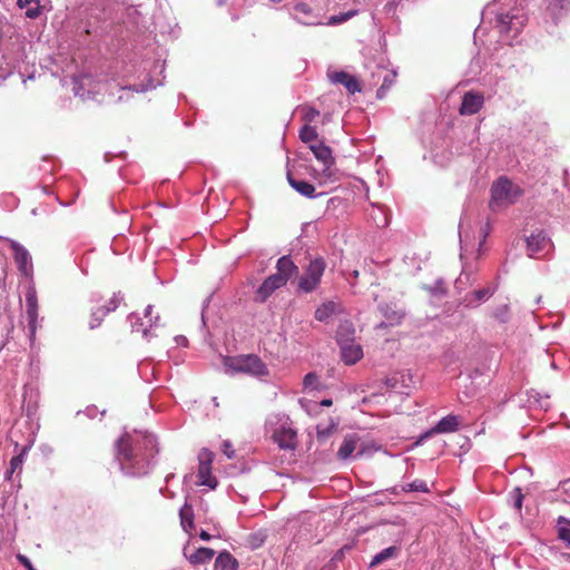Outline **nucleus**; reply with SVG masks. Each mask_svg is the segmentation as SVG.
<instances>
[{
  "mask_svg": "<svg viewBox=\"0 0 570 570\" xmlns=\"http://www.w3.org/2000/svg\"><path fill=\"white\" fill-rule=\"evenodd\" d=\"M521 195L522 190L518 185L505 177H501L492 185L490 206L492 209L507 207L515 203Z\"/></svg>",
  "mask_w": 570,
  "mask_h": 570,
  "instance_id": "nucleus-4",
  "label": "nucleus"
},
{
  "mask_svg": "<svg viewBox=\"0 0 570 570\" xmlns=\"http://www.w3.org/2000/svg\"><path fill=\"white\" fill-rule=\"evenodd\" d=\"M400 492H423L428 493L430 492V489L425 481L423 480H414L411 483H404L400 484L393 488V493H400Z\"/></svg>",
  "mask_w": 570,
  "mask_h": 570,
  "instance_id": "nucleus-28",
  "label": "nucleus"
},
{
  "mask_svg": "<svg viewBox=\"0 0 570 570\" xmlns=\"http://www.w3.org/2000/svg\"><path fill=\"white\" fill-rule=\"evenodd\" d=\"M157 450V441L146 432L125 433L117 442L116 458L121 470L132 476L148 473Z\"/></svg>",
  "mask_w": 570,
  "mask_h": 570,
  "instance_id": "nucleus-1",
  "label": "nucleus"
},
{
  "mask_svg": "<svg viewBox=\"0 0 570 570\" xmlns=\"http://www.w3.org/2000/svg\"><path fill=\"white\" fill-rule=\"evenodd\" d=\"M309 149L314 154L315 158L324 166V171H327L333 166L334 158L332 155V149L323 141L311 144Z\"/></svg>",
  "mask_w": 570,
  "mask_h": 570,
  "instance_id": "nucleus-18",
  "label": "nucleus"
},
{
  "mask_svg": "<svg viewBox=\"0 0 570 570\" xmlns=\"http://www.w3.org/2000/svg\"><path fill=\"white\" fill-rule=\"evenodd\" d=\"M104 316H106V313L102 312V309H97L96 312H92L91 314V318H90V322H89V326L91 330L98 327L104 318Z\"/></svg>",
  "mask_w": 570,
  "mask_h": 570,
  "instance_id": "nucleus-43",
  "label": "nucleus"
},
{
  "mask_svg": "<svg viewBox=\"0 0 570 570\" xmlns=\"http://www.w3.org/2000/svg\"><path fill=\"white\" fill-rule=\"evenodd\" d=\"M548 11L554 21L570 13V0H552L548 6Z\"/></svg>",
  "mask_w": 570,
  "mask_h": 570,
  "instance_id": "nucleus-24",
  "label": "nucleus"
},
{
  "mask_svg": "<svg viewBox=\"0 0 570 570\" xmlns=\"http://www.w3.org/2000/svg\"><path fill=\"white\" fill-rule=\"evenodd\" d=\"M226 373H244L256 377L268 375L265 363L254 354L227 356L223 361Z\"/></svg>",
  "mask_w": 570,
  "mask_h": 570,
  "instance_id": "nucleus-3",
  "label": "nucleus"
},
{
  "mask_svg": "<svg viewBox=\"0 0 570 570\" xmlns=\"http://www.w3.org/2000/svg\"><path fill=\"white\" fill-rule=\"evenodd\" d=\"M17 6L26 9V17L37 19L41 14L40 0H18Z\"/></svg>",
  "mask_w": 570,
  "mask_h": 570,
  "instance_id": "nucleus-30",
  "label": "nucleus"
},
{
  "mask_svg": "<svg viewBox=\"0 0 570 570\" xmlns=\"http://www.w3.org/2000/svg\"><path fill=\"white\" fill-rule=\"evenodd\" d=\"M10 248L13 252V258L18 269L24 275L29 276L32 273L33 265L32 258L28 249L16 240H9Z\"/></svg>",
  "mask_w": 570,
  "mask_h": 570,
  "instance_id": "nucleus-9",
  "label": "nucleus"
},
{
  "mask_svg": "<svg viewBox=\"0 0 570 570\" xmlns=\"http://www.w3.org/2000/svg\"><path fill=\"white\" fill-rule=\"evenodd\" d=\"M116 308H117V304L115 302H110L107 307L101 308V309L107 315L109 312L115 311Z\"/></svg>",
  "mask_w": 570,
  "mask_h": 570,
  "instance_id": "nucleus-48",
  "label": "nucleus"
},
{
  "mask_svg": "<svg viewBox=\"0 0 570 570\" xmlns=\"http://www.w3.org/2000/svg\"><path fill=\"white\" fill-rule=\"evenodd\" d=\"M293 18L304 26H317L322 23V18L318 12L313 10L308 4L306 3H297L293 8Z\"/></svg>",
  "mask_w": 570,
  "mask_h": 570,
  "instance_id": "nucleus-11",
  "label": "nucleus"
},
{
  "mask_svg": "<svg viewBox=\"0 0 570 570\" xmlns=\"http://www.w3.org/2000/svg\"><path fill=\"white\" fill-rule=\"evenodd\" d=\"M153 312V305H148L145 309V318L148 320V324H146L137 314L132 313L129 315V322L131 324V330L134 332L141 331L145 338H149L150 332L153 327H157L159 323V316L157 315L155 320H151L150 315Z\"/></svg>",
  "mask_w": 570,
  "mask_h": 570,
  "instance_id": "nucleus-10",
  "label": "nucleus"
},
{
  "mask_svg": "<svg viewBox=\"0 0 570 570\" xmlns=\"http://www.w3.org/2000/svg\"><path fill=\"white\" fill-rule=\"evenodd\" d=\"M464 278H466V281H469V275L465 274V272L463 271L462 274L460 275V277L456 279V286L462 284L464 282Z\"/></svg>",
  "mask_w": 570,
  "mask_h": 570,
  "instance_id": "nucleus-50",
  "label": "nucleus"
},
{
  "mask_svg": "<svg viewBox=\"0 0 570 570\" xmlns=\"http://www.w3.org/2000/svg\"><path fill=\"white\" fill-rule=\"evenodd\" d=\"M287 180L291 187L302 196H305L307 198L317 197V195L315 194L314 185L309 184L308 181L295 179L289 173L287 174Z\"/></svg>",
  "mask_w": 570,
  "mask_h": 570,
  "instance_id": "nucleus-23",
  "label": "nucleus"
},
{
  "mask_svg": "<svg viewBox=\"0 0 570 570\" xmlns=\"http://www.w3.org/2000/svg\"><path fill=\"white\" fill-rule=\"evenodd\" d=\"M355 448H356L355 439L345 438L337 451V456L341 460H346L352 456L353 452L355 451Z\"/></svg>",
  "mask_w": 570,
  "mask_h": 570,
  "instance_id": "nucleus-34",
  "label": "nucleus"
},
{
  "mask_svg": "<svg viewBox=\"0 0 570 570\" xmlns=\"http://www.w3.org/2000/svg\"><path fill=\"white\" fill-rule=\"evenodd\" d=\"M159 85H160V82L155 83L154 81L150 80L147 85H134V86L119 87L118 91H121L126 95H128L129 92H145L149 89H155Z\"/></svg>",
  "mask_w": 570,
  "mask_h": 570,
  "instance_id": "nucleus-37",
  "label": "nucleus"
},
{
  "mask_svg": "<svg viewBox=\"0 0 570 570\" xmlns=\"http://www.w3.org/2000/svg\"><path fill=\"white\" fill-rule=\"evenodd\" d=\"M551 247L552 243L543 232L532 234L527 238V249L530 256L544 255Z\"/></svg>",
  "mask_w": 570,
  "mask_h": 570,
  "instance_id": "nucleus-12",
  "label": "nucleus"
},
{
  "mask_svg": "<svg viewBox=\"0 0 570 570\" xmlns=\"http://www.w3.org/2000/svg\"><path fill=\"white\" fill-rule=\"evenodd\" d=\"M265 429L281 449L293 450L296 446V431L291 419L284 413H272L265 422Z\"/></svg>",
  "mask_w": 570,
  "mask_h": 570,
  "instance_id": "nucleus-2",
  "label": "nucleus"
},
{
  "mask_svg": "<svg viewBox=\"0 0 570 570\" xmlns=\"http://www.w3.org/2000/svg\"><path fill=\"white\" fill-rule=\"evenodd\" d=\"M285 285L284 278L275 274L268 276L256 291L255 299L264 303L276 289Z\"/></svg>",
  "mask_w": 570,
  "mask_h": 570,
  "instance_id": "nucleus-14",
  "label": "nucleus"
},
{
  "mask_svg": "<svg viewBox=\"0 0 570 570\" xmlns=\"http://www.w3.org/2000/svg\"><path fill=\"white\" fill-rule=\"evenodd\" d=\"M176 342L180 345H187V338L183 335H178L175 337Z\"/></svg>",
  "mask_w": 570,
  "mask_h": 570,
  "instance_id": "nucleus-51",
  "label": "nucleus"
},
{
  "mask_svg": "<svg viewBox=\"0 0 570 570\" xmlns=\"http://www.w3.org/2000/svg\"><path fill=\"white\" fill-rule=\"evenodd\" d=\"M559 538L570 544V521L564 518H559L558 521Z\"/></svg>",
  "mask_w": 570,
  "mask_h": 570,
  "instance_id": "nucleus-38",
  "label": "nucleus"
},
{
  "mask_svg": "<svg viewBox=\"0 0 570 570\" xmlns=\"http://www.w3.org/2000/svg\"><path fill=\"white\" fill-rule=\"evenodd\" d=\"M299 138L303 142L309 145L317 144L320 141L316 128L307 124L299 130Z\"/></svg>",
  "mask_w": 570,
  "mask_h": 570,
  "instance_id": "nucleus-35",
  "label": "nucleus"
},
{
  "mask_svg": "<svg viewBox=\"0 0 570 570\" xmlns=\"http://www.w3.org/2000/svg\"><path fill=\"white\" fill-rule=\"evenodd\" d=\"M341 347L342 360L347 365H353L363 357L362 346L355 341L338 344Z\"/></svg>",
  "mask_w": 570,
  "mask_h": 570,
  "instance_id": "nucleus-17",
  "label": "nucleus"
},
{
  "mask_svg": "<svg viewBox=\"0 0 570 570\" xmlns=\"http://www.w3.org/2000/svg\"><path fill=\"white\" fill-rule=\"evenodd\" d=\"M321 404H322L323 406H330V405H332V400H328V399L323 400V401L321 402Z\"/></svg>",
  "mask_w": 570,
  "mask_h": 570,
  "instance_id": "nucleus-53",
  "label": "nucleus"
},
{
  "mask_svg": "<svg viewBox=\"0 0 570 570\" xmlns=\"http://www.w3.org/2000/svg\"><path fill=\"white\" fill-rule=\"evenodd\" d=\"M199 538L204 541H209L212 535L207 531L202 530L199 533Z\"/></svg>",
  "mask_w": 570,
  "mask_h": 570,
  "instance_id": "nucleus-49",
  "label": "nucleus"
},
{
  "mask_svg": "<svg viewBox=\"0 0 570 570\" xmlns=\"http://www.w3.org/2000/svg\"><path fill=\"white\" fill-rule=\"evenodd\" d=\"M371 206H372V212L370 213V216H371L372 220L374 222V224L377 227L387 226L389 216H387L386 210L383 207L376 206L374 204H372Z\"/></svg>",
  "mask_w": 570,
  "mask_h": 570,
  "instance_id": "nucleus-33",
  "label": "nucleus"
},
{
  "mask_svg": "<svg viewBox=\"0 0 570 570\" xmlns=\"http://www.w3.org/2000/svg\"><path fill=\"white\" fill-rule=\"evenodd\" d=\"M337 344L355 341V327L351 321H342L336 332Z\"/></svg>",
  "mask_w": 570,
  "mask_h": 570,
  "instance_id": "nucleus-25",
  "label": "nucleus"
},
{
  "mask_svg": "<svg viewBox=\"0 0 570 570\" xmlns=\"http://www.w3.org/2000/svg\"><path fill=\"white\" fill-rule=\"evenodd\" d=\"M461 424L460 416L458 415H446L443 419H441L438 424L432 428L430 431H428L423 438H428L435 433H451L459 430V426Z\"/></svg>",
  "mask_w": 570,
  "mask_h": 570,
  "instance_id": "nucleus-16",
  "label": "nucleus"
},
{
  "mask_svg": "<svg viewBox=\"0 0 570 570\" xmlns=\"http://www.w3.org/2000/svg\"><path fill=\"white\" fill-rule=\"evenodd\" d=\"M355 14H356V11L351 10V11H347L345 13H340V14L332 16L328 19L327 24L334 26V24H338V23L345 22L348 19H351L352 17H354Z\"/></svg>",
  "mask_w": 570,
  "mask_h": 570,
  "instance_id": "nucleus-39",
  "label": "nucleus"
},
{
  "mask_svg": "<svg viewBox=\"0 0 570 570\" xmlns=\"http://www.w3.org/2000/svg\"><path fill=\"white\" fill-rule=\"evenodd\" d=\"M26 314L28 320L29 338L33 341L38 327V298L35 288H29L26 293Z\"/></svg>",
  "mask_w": 570,
  "mask_h": 570,
  "instance_id": "nucleus-8",
  "label": "nucleus"
},
{
  "mask_svg": "<svg viewBox=\"0 0 570 570\" xmlns=\"http://www.w3.org/2000/svg\"><path fill=\"white\" fill-rule=\"evenodd\" d=\"M492 294H493V291L490 288L478 289V291L472 292L471 294H468L464 297L463 303L468 307H475L481 302L489 299L492 296Z\"/></svg>",
  "mask_w": 570,
  "mask_h": 570,
  "instance_id": "nucleus-26",
  "label": "nucleus"
},
{
  "mask_svg": "<svg viewBox=\"0 0 570 570\" xmlns=\"http://www.w3.org/2000/svg\"><path fill=\"white\" fill-rule=\"evenodd\" d=\"M303 384L306 389L315 390L318 386V377L314 373H307L304 376Z\"/></svg>",
  "mask_w": 570,
  "mask_h": 570,
  "instance_id": "nucleus-42",
  "label": "nucleus"
},
{
  "mask_svg": "<svg viewBox=\"0 0 570 570\" xmlns=\"http://www.w3.org/2000/svg\"><path fill=\"white\" fill-rule=\"evenodd\" d=\"M483 102L484 98L481 94L469 91L463 96L460 114L474 115L482 108Z\"/></svg>",
  "mask_w": 570,
  "mask_h": 570,
  "instance_id": "nucleus-15",
  "label": "nucleus"
},
{
  "mask_svg": "<svg viewBox=\"0 0 570 570\" xmlns=\"http://www.w3.org/2000/svg\"><path fill=\"white\" fill-rule=\"evenodd\" d=\"M399 552H400V549L395 546L385 548L372 558V560L370 562V567L374 568L390 559L396 558Z\"/></svg>",
  "mask_w": 570,
  "mask_h": 570,
  "instance_id": "nucleus-29",
  "label": "nucleus"
},
{
  "mask_svg": "<svg viewBox=\"0 0 570 570\" xmlns=\"http://www.w3.org/2000/svg\"><path fill=\"white\" fill-rule=\"evenodd\" d=\"M180 524L185 531H189L194 527V511L187 502L179 510Z\"/></svg>",
  "mask_w": 570,
  "mask_h": 570,
  "instance_id": "nucleus-31",
  "label": "nucleus"
},
{
  "mask_svg": "<svg viewBox=\"0 0 570 570\" xmlns=\"http://www.w3.org/2000/svg\"><path fill=\"white\" fill-rule=\"evenodd\" d=\"M199 466H198V484L208 487L209 489H216L218 482L212 474L213 453L206 449L199 453Z\"/></svg>",
  "mask_w": 570,
  "mask_h": 570,
  "instance_id": "nucleus-7",
  "label": "nucleus"
},
{
  "mask_svg": "<svg viewBox=\"0 0 570 570\" xmlns=\"http://www.w3.org/2000/svg\"><path fill=\"white\" fill-rule=\"evenodd\" d=\"M328 77L333 83H340L344 86L350 94L361 91L357 79L345 71H336L331 73Z\"/></svg>",
  "mask_w": 570,
  "mask_h": 570,
  "instance_id": "nucleus-19",
  "label": "nucleus"
},
{
  "mask_svg": "<svg viewBox=\"0 0 570 570\" xmlns=\"http://www.w3.org/2000/svg\"><path fill=\"white\" fill-rule=\"evenodd\" d=\"M325 268L326 263L322 257L312 259L298 279L297 291L305 294L314 292L321 284Z\"/></svg>",
  "mask_w": 570,
  "mask_h": 570,
  "instance_id": "nucleus-5",
  "label": "nucleus"
},
{
  "mask_svg": "<svg viewBox=\"0 0 570 570\" xmlns=\"http://www.w3.org/2000/svg\"><path fill=\"white\" fill-rule=\"evenodd\" d=\"M226 0H218L219 4H224Z\"/></svg>",
  "mask_w": 570,
  "mask_h": 570,
  "instance_id": "nucleus-58",
  "label": "nucleus"
},
{
  "mask_svg": "<svg viewBox=\"0 0 570 570\" xmlns=\"http://www.w3.org/2000/svg\"><path fill=\"white\" fill-rule=\"evenodd\" d=\"M387 384L392 389H399L400 393L410 394L414 382L412 375L409 372H402L389 379Z\"/></svg>",
  "mask_w": 570,
  "mask_h": 570,
  "instance_id": "nucleus-20",
  "label": "nucleus"
},
{
  "mask_svg": "<svg viewBox=\"0 0 570 570\" xmlns=\"http://www.w3.org/2000/svg\"><path fill=\"white\" fill-rule=\"evenodd\" d=\"M404 316V313L402 312H393L392 316H387V318L391 321V322H396L399 323Z\"/></svg>",
  "mask_w": 570,
  "mask_h": 570,
  "instance_id": "nucleus-47",
  "label": "nucleus"
},
{
  "mask_svg": "<svg viewBox=\"0 0 570 570\" xmlns=\"http://www.w3.org/2000/svg\"><path fill=\"white\" fill-rule=\"evenodd\" d=\"M511 500H512L513 508L520 511L522 508V502H523V494H522L520 488H515L511 492Z\"/></svg>",
  "mask_w": 570,
  "mask_h": 570,
  "instance_id": "nucleus-41",
  "label": "nucleus"
},
{
  "mask_svg": "<svg viewBox=\"0 0 570 570\" xmlns=\"http://www.w3.org/2000/svg\"><path fill=\"white\" fill-rule=\"evenodd\" d=\"M318 115L320 111L314 107L305 106L302 108V117L307 125L308 122H312L316 117H318Z\"/></svg>",
  "mask_w": 570,
  "mask_h": 570,
  "instance_id": "nucleus-40",
  "label": "nucleus"
},
{
  "mask_svg": "<svg viewBox=\"0 0 570 570\" xmlns=\"http://www.w3.org/2000/svg\"><path fill=\"white\" fill-rule=\"evenodd\" d=\"M222 450H223V453L228 458V459H233L235 456V451L233 449V444L230 443V441H224L223 444H222Z\"/></svg>",
  "mask_w": 570,
  "mask_h": 570,
  "instance_id": "nucleus-44",
  "label": "nucleus"
},
{
  "mask_svg": "<svg viewBox=\"0 0 570 570\" xmlns=\"http://www.w3.org/2000/svg\"><path fill=\"white\" fill-rule=\"evenodd\" d=\"M504 316H505V314H504V312H503V311H502V312H500V314H497V317H500L502 322H504V321H505Z\"/></svg>",
  "mask_w": 570,
  "mask_h": 570,
  "instance_id": "nucleus-55",
  "label": "nucleus"
},
{
  "mask_svg": "<svg viewBox=\"0 0 570 570\" xmlns=\"http://www.w3.org/2000/svg\"><path fill=\"white\" fill-rule=\"evenodd\" d=\"M31 446H32V443H29L21 448L19 453L10 460V469H12L14 471L21 470L24 459H26L29 450L31 449Z\"/></svg>",
  "mask_w": 570,
  "mask_h": 570,
  "instance_id": "nucleus-36",
  "label": "nucleus"
},
{
  "mask_svg": "<svg viewBox=\"0 0 570 570\" xmlns=\"http://www.w3.org/2000/svg\"><path fill=\"white\" fill-rule=\"evenodd\" d=\"M523 16L500 13L497 17V27L501 33L514 32L517 35L523 27Z\"/></svg>",
  "mask_w": 570,
  "mask_h": 570,
  "instance_id": "nucleus-13",
  "label": "nucleus"
},
{
  "mask_svg": "<svg viewBox=\"0 0 570 570\" xmlns=\"http://www.w3.org/2000/svg\"><path fill=\"white\" fill-rule=\"evenodd\" d=\"M238 561L228 552H220L215 560V570H237Z\"/></svg>",
  "mask_w": 570,
  "mask_h": 570,
  "instance_id": "nucleus-27",
  "label": "nucleus"
},
{
  "mask_svg": "<svg viewBox=\"0 0 570 570\" xmlns=\"http://www.w3.org/2000/svg\"><path fill=\"white\" fill-rule=\"evenodd\" d=\"M504 316H505V314H504V312H503V311H502V312H500V314H497V317H500L502 322H504V321H505Z\"/></svg>",
  "mask_w": 570,
  "mask_h": 570,
  "instance_id": "nucleus-54",
  "label": "nucleus"
},
{
  "mask_svg": "<svg viewBox=\"0 0 570 570\" xmlns=\"http://www.w3.org/2000/svg\"><path fill=\"white\" fill-rule=\"evenodd\" d=\"M276 269L277 272L275 275L283 277L285 284L294 274H297L298 272V267L294 264L289 256H282L277 261Z\"/></svg>",
  "mask_w": 570,
  "mask_h": 570,
  "instance_id": "nucleus-21",
  "label": "nucleus"
},
{
  "mask_svg": "<svg viewBox=\"0 0 570 570\" xmlns=\"http://www.w3.org/2000/svg\"><path fill=\"white\" fill-rule=\"evenodd\" d=\"M14 472H16L14 470L9 468V470L6 472V475H4L6 480H10Z\"/></svg>",
  "mask_w": 570,
  "mask_h": 570,
  "instance_id": "nucleus-52",
  "label": "nucleus"
},
{
  "mask_svg": "<svg viewBox=\"0 0 570 570\" xmlns=\"http://www.w3.org/2000/svg\"><path fill=\"white\" fill-rule=\"evenodd\" d=\"M502 308H503L504 314H507L508 313L507 306L504 305Z\"/></svg>",
  "mask_w": 570,
  "mask_h": 570,
  "instance_id": "nucleus-57",
  "label": "nucleus"
},
{
  "mask_svg": "<svg viewBox=\"0 0 570 570\" xmlns=\"http://www.w3.org/2000/svg\"><path fill=\"white\" fill-rule=\"evenodd\" d=\"M341 305L328 301L318 306L315 311V318L320 322L326 323L333 315L341 313Z\"/></svg>",
  "mask_w": 570,
  "mask_h": 570,
  "instance_id": "nucleus-22",
  "label": "nucleus"
},
{
  "mask_svg": "<svg viewBox=\"0 0 570 570\" xmlns=\"http://www.w3.org/2000/svg\"><path fill=\"white\" fill-rule=\"evenodd\" d=\"M124 99H125V97H124V95L121 94V95H119V97H118V99H117V100H118V101H122Z\"/></svg>",
  "mask_w": 570,
  "mask_h": 570,
  "instance_id": "nucleus-56",
  "label": "nucleus"
},
{
  "mask_svg": "<svg viewBox=\"0 0 570 570\" xmlns=\"http://www.w3.org/2000/svg\"><path fill=\"white\" fill-rule=\"evenodd\" d=\"M16 558L27 570H36L29 558L26 557L24 554L18 553Z\"/></svg>",
  "mask_w": 570,
  "mask_h": 570,
  "instance_id": "nucleus-45",
  "label": "nucleus"
},
{
  "mask_svg": "<svg viewBox=\"0 0 570 570\" xmlns=\"http://www.w3.org/2000/svg\"><path fill=\"white\" fill-rule=\"evenodd\" d=\"M92 79L89 76H83L79 80L75 79V95L80 96L81 98H96V95L109 91L110 95H114V89L117 87L114 82L109 81H97L94 89L90 88L88 90L85 89V87H91Z\"/></svg>",
  "mask_w": 570,
  "mask_h": 570,
  "instance_id": "nucleus-6",
  "label": "nucleus"
},
{
  "mask_svg": "<svg viewBox=\"0 0 570 570\" xmlns=\"http://www.w3.org/2000/svg\"><path fill=\"white\" fill-rule=\"evenodd\" d=\"M214 554L215 552L213 549L202 547L189 557V561L194 564L207 563L213 559Z\"/></svg>",
  "mask_w": 570,
  "mask_h": 570,
  "instance_id": "nucleus-32",
  "label": "nucleus"
},
{
  "mask_svg": "<svg viewBox=\"0 0 570 570\" xmlns=\"http://www.w3.org/2000/svg\"><path fill=\"white\" fill-rule=\"evenodd\" d=\"M392 86V80H389L387 77L384 78V81L380 89L377 90V96L382 97V92L386 89H389Z\"/></svg>",
  "mask_w": 570,
  "mask_h": 570,
  "instance_id": "nucleus-46",
  "label": "nucleus"
}]
</instances>
